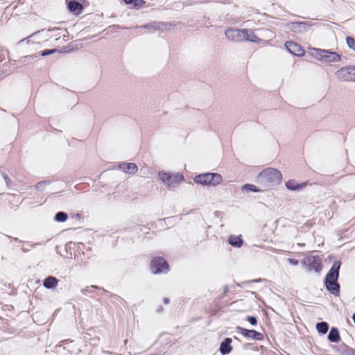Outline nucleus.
<instances>
[{
    "mask_svg": "<svg viewBox=\"0 0 355 355\" xmlns=\"http://www.w3.org/2000/svg\"><path fill=\"white\" fill-rule=\"evenodd\" d=\"M282 175L279 170L267 168L258 174L257 182L267 189L279 184L282 182Z\"/></svg>",
    "mask_w": 355,
    "mask_h": 355,
    "instance_id": "nucleus-1",
    "label": "nucleus"
},
{
    "mask_svg": "<svg viewBox=\"0 0 355 355\" xmlns=\"http://www.w3.org/2000/svg\"><path fill=\"white\" fill-rule=\"evenodd\" d=\"M196 184L215 187L223 181V177L219 173H207L196 175L194 178Z\"/></svg>",
    "mask_w": 355,
    "mask_h": 355,
    "instance_id": "nucleus-2",
    "label": "nucleus"
},
{
    "mask_svg": "<svg viewBox=\"0 0 355 355\" xmlns=\"http://www.w3.org/2000/svg\"><path fill=\"white\" fill-rule=\"evenodd\" d=\"M313 55L323 62H338L341 60V55L335 51L320 49H313Z\"/></svg>",
    "mask_w": 355,
    "mask_h": 355,
    "instance_id": "nucleus-3",
    "label": "nucleus"
},
{
    "mask_svg": "<svg viewBox=\"0 0 355 355\" xmlns=\"http://www.w3.org/2000/svg\"><path fill=\"white\" fill-rule=\"evenodd\" d=\"M302 266L309 272L312 270L320 272L322 269V263L318 256L306 255L302 261Z\"/></svg>",
    "mask_w": 355,
    "mask_h": 355,
    "instance_id": "nucleus-4",
    "label": "nucleus"
},
{
    "mask_svg": "<svg viewBox=\"0 0 355 355\" xmlns=\"http://www.w3.org/2000/svg\"><path fill=\"white\" fill-rule=\"evenodd\" d=\"M150 270L153 274L166 273L169 270V267L164 258L157 257L150 262Z\"/></svg>",
    "mask_w": 355,
    "mask_h": 355,
    "instance_id": "nucleus-5",
    "label": "nucleus"
},
{
    "mask_svg": "<svg viewBox=\"0 0 355 355\" xmlns=\"http://www.w3.org/2000/svg\"><path fill=\"white\" fill-rule=\"evenodd\" d=\"M246 30L238 29L235 28H229L225 31V37L230 41L234 42H241L245 41V35Z\"/></svg>",
    "mask_w": 355,
    "mask_h": 355,
    "instance_id": "nucleus-6",
    "label": "nucleus"
},
{
    "mask_svg": "<svg viewBox=\"0 0 355 355\" xmlns=\"http://www.w3.org/2000/svg\"><path fill=\"white\" fill-rule=\"evenodd\" d=\"M340 266L341 261L340 260L334 261L324 277V283L338 282Z\"/></svg>",
    "mask_w": 355,
    "mask_h": 355,
    "instance_id": "nucleus-7",
    "label": "nucleus"
},
{
    "mask_svg": "<svg viewBox=\"0 0 355 355\" xmlns=\"http://www.w3.org/2000/svg\"><path fill=\"white\" fill-rule=\"evenodd\" d=\"M312 26L310 21H293L287 24V28L296 33H302L308 31Z\"/></svg>",
    "mask_w": 355,
    "mask_h": 355,
    "instance_id": "nucleus-8",
    "label": "nucleus"
},
{
    "mask_svg": "<svg viewBox=\"0 0 355 355\" xmlns=\"http://www.w3.org/2000/svg\"><path fill=\"white\" fill-rule=\"evenodd\" d=\"M236 330L245 338H252L254 340H262L263 339V335L256 330H250L239 326L236 327Z\"/></svg>",
    "mask_w": 355,
    "mask_h": 355,
    "instance_id": "nucleus-9",
    "label": "nucleus"
},
{
    "mask_svg": "<svg viewBox=\"0 0 355 355\" xmlns=\"http://www.w3.org/2000/svg\"><path fill=\"white\" fill-rule=\"evenodd\" d=\"M285 46L289 53L296 56H302L304 54V51L302 46L295 42H286Z\"/></svg>",
    "mask_w": 355,
    "mask_h": 355,
    "instance_id": "nucleus-10",
    "label": "nucleus"
},
{
    "mask_svg": "<svg viewBox=\"0 0 355 355\" xmlns=\"http://www.w3.org/2000/svg\"><path fill=\"white\" fill-rule=\"evenodd\" d=\"M67 8L70 12L76 15H80L83 10V6L82 3L76 0H70L67 3Z\"/></svg>",
    "mask_w": 355,
    "mask_h": 355,
    "instance_id": "nucleus-11",
    "label": "nucleus"
},
{
    "mask_svg": "<svg viewBox=\"0 0 355 355\" xmlns=\"http://www.w3.org/2000/svg\"><path fill=\"white\" fill-rule=\"evenodd\" d=\"M232 342V340L231 338H226L221 342L219 351L222 355L229 354L232 351V347L231 345Z\"/></svg>",
    "mask_w": 355,
    "mask_h": 355,
    "instance_id": "nucleus-12",
    "label": "nucleus"
},
{
    "mask_svg": "<svg viewBox=\"0 0 355 355\" xmlns=\"http://www.w3.org/2000/svg\"><path fill=\"white\" fill-rule=\"evenodd\" d=\"M119 168L128 174H135L138 170V167L135 163H120L119 164Z\"/></svg>",
    "mask_w": 355,
    "mask_h": 355,
    "instance_id": "nucleus-13",
    "label": "nucleus"
},
{
    "mask_svg": "<svg viewBox=\"0 0 355 355\" xmlns=\"http://www.w3.org/2000/svg\"><path fill=\"white\" fill-rule=\"evenodd\" d=\"M56 51H57V49H45L44 51H42L39 52L37 54L30 55L26 56L24 58V59H25L24 62H26V60L28 62H33L35 58H37L40 56L44 57V56H46V55H51V54L54 53Z\"/></svg>",
    "mask_w": 355,
    "mask_h": 355,
    "instance_id": "nucleus-14",
    "label": "nucleus"
},
{
    "mask_svg": "<svg viewBox=\"0 0 355 355\" xmlns=\"http://www.w3.org/2000/svg\"><path fill=\"white\" fill-rule=\"evenodd\" d=\"M324 285L329 293L334 296H339L340 286L338 282L324 283Z\"/></svg>",
    "mask_w": 355,
    "mask_h": 355,
    "instance_id": "nucleus-15",
    "label": "nucleus"
},
{
    "mask_svg": "<svg viewBox=\"0 0 355 355\" xmlns=\"http://www.w3.org/2000/svg\"><path fill=\"white\" fill-rule=\"evenodd\" d=\"M307 184V182H302V183H297L294 180H290L288 182H286V187L287 189L290 191H300L303 189L306 185Z\"/></svg>",
    "mask_w": 355,
    "mask_h": 355,
    "instance_id": "nucleus-16",
    "label": "nucleus"
},
{
    "mask_svg": "<svg viewBox=\"0 0 355 355\" xmlns=\"http://www.w3.org/2000/svg\"><path fill=\"white\" fill-rule=\"evenodd\" d=\"M337 78L343 81H352L349 67L341 68L336 73Z\"/></svg>",
    "mask_w": 355,
    "mask_h": 355,
    "instance_id": "nucleus-17",
    "label": "nucleus"
},
{
    "mask_svg": "<svg viewBox=\"0 0 355 355\" xmlns=\"http://www.w3.org/2000/svg\"><path fill=\"white\" fill-rule=\"evenodd\" d=\"M58 284V279L53 276H49L43 281V286L47 289L55 288Z\"/></svg>",
    "mask_w": 355,
    "mask_h": 355,
    "instance_id": "nucleus-18",
    "label": "nucleus"
},
{
    "mask_svg": "<svg viewBox=\"0 0 355 355\" xmlns=\"http://www.w3.org/2000/svg\"><path fill=\"white\" fill-rule=\"evenodd\" d=\"M228 243L233 247L241 248L243 244V240L242 239L241 235H232L228 238Z\"/></svg>",
    "mask_w": 355,
    "mask_h": 355,
    "instance_id": "nucleus-19",
    "label": "nucleus"
},
{
    "mask_svg": "<svg viewBox=\"0 0 355 355\" xmlns=\"http://www.w3.org/2000/svg\"><path fill=\"white\" fill-rule=\"evenodd\" d=\"M328 340L332 343H338L340 340V333L336 327H332L328 334Z\"/></svg>",
    "mask_w": 355,
    "mask_h": 355,
    "instance_id": "nucleus-20",
    "label": "nucleus"
},
{
    "mask_svg": "<svg viewBox=\"0 0 355 355\" xmlns=\"http://www.w3.org/2000/svg\"><path fill=\"white\" fill-rule=\"evenodd\" d=\"M335 349L341 354V355H352L354 349L347 346V345L342 343L338 346L334 347Z\"/></svg>",
    "mask_w": 355,
    "mask_h": 355,
    "instance_id": "nucleus-21",
    "label": "nucleus"
},
{
    "mask_svg": "<svg viewBox=\"0 0 355 355\" xmlns=\"http://www.w3.org/2000/svg\"><path fill=\"white\" fill-rule=\"evenodd\" d=\"M158 176L162 182L167 185L168 187H169V185H171L172 175L166 172H159Z\"/></svg>",
    "mask_w": 355,
    "mask_h": 355,
    "instance_id": "nucleus-22",
    "label": "nucleus"
},
{
    "mask_svg": "<svg viewBox=\"0 0 355 355\" xmlns=\"http://www.w3.org/2000/svg\"><path fill=\"white\" fill-rule=\"evenodd\" d=\"M246 34L245 35V41H250L252 42H258L260 39L254 33L253 31L251 29H245Z\"/></svg>",
    "mask_w": 355,
    "mask_h": 355,
    "instance_id": "nucleus-23",
    "label": "nucleus"
},
{
    "mask_svg": "<svg viewBox=\"0 0 355 355\" xmlns=\"http://www.w3.org/2000/svg\"><path fill=\"white\" fill-rule=\"evenodd\" d=\"M316 329L318 333L325 334L329 329V324L327 322H320L316 324Z\"/></svg>",
    "mask_w": 355,
    "mask_h": 355,
    "instance_id": "nucleus-24",
    "label": "nucleus"
},
{
    "mask_svg": "<svg viewBox=\"0 0 355 355\" xmlns=\"http://www.w3.org/2000/svg\"><path fill=\"white\" fill-rule=\"evenodd\" d=\"M54 219L57 222H65L68 219V214L64 211H58L55 214Z\"/></svg>",
    "mask_w": 355,
    "mask_h": 355,
    "instance_id": "nucleus-25",
    "label": "nucleus"
},
{
    "mask_svg": "<svg viewBox=\"0 0 355 355\" xmlns=\"http://www.w3.org/2000/svg\"><path fill=\"white\" fill-rule=\"evenodd\" d=\"M135 28L153 29L156 31L159 30V26L157 25V21H153L147 24L137 26Z\"/></svg>",
    "mask_w": 355,
    "mask_h": 355,
    "instance_id": "nucleus-26",
    "label": "nucleus"
},
{
    "mask_svg": "<svg viewBox=\"0 0 355 355\" xmlns=\"http://www.w3.org/2000/svg\"><path fill=\"white\" fill-rule=\"evenodd\" d=\"M242 191H252V192H259L261 190L259 189L257 186L251 184H245L241 187Z\"/></svg>",
    "mask_w": 355,
    "mask_h": 355,
    "instance_id": "nucleus-27",
    "label": "nucleus"
},
{
    "mask_svg": "<svg viewBox=\"0 0 355 355\" xmlns=\"http://www.w3.org/2000/svg\"><path fill=\"white\" fill-rule=\"evenodd\" d=\"M184 180V176L180 174L172 175L171 185H169L168 188L173 187L175 184L182 182Z\"/></svg>",
    "mask_w": 355,
    "mask_h": 355,
    "instance_id": "nucleus-28",
    "label": "nucleus"
},
{
    "mask_svg": "<svg viewBox=\"0 0 355 355\" xmlns=\"http://www.w3.org/2000/svg\"><path fill=\"white\" fill-rule=\"evenodd\" d=\"M157 25L159 26V30L161 31H168L173 26L171 22H164V21H157Z\"/></svg>",
    "mask_w": 355,
    "mask_h": 355,
    "instance_id": "nucleus-29",
    "label": "nucleus"
},
{
    "mask_svg": "<svg viewBox=\"0 0 355 355\" xmlns=\"http://www.w3.org/2000/svg\"><path fill=\"white\" fill-rule=\"evenodd\" d=\"M123 1L125 4H132L135 7L140 6L144 3V0H123Z\"/></svg>",
    "mask_w": 355,
    "mask_h": 355,
    "instance_id": "nucleus-30",
    "label": "nucleus"
},
{
    "mask_svg": "<svg viewBox=\"0 0 355 355\" xmlns=\"http://www.w3.org/2000/svg\"><path fill=\"white\" fill-rule=\"evenodd\" d=\"M346 42L348 47L355 51V40L350 36H347L346 37Z\"/></svg>",
    "mask_w": 355,
    "mask_h": 355,
    "instance_id": "nucleus-31",
    "label": "nucleus"
},
{
    "mask_svg": "<svg viewBox=\"0 0 355 355\" xmlns=\"http://www.w3.org/2000/svg\"><path fill=\"white\" fill-rule=\"evenodd\" d=\"M49 184L50 182L46 180L39 182L38 183L36 184L35 189L38 191H42L44 190L45 186Z\"/></svg>",
    "mask_w": 355,
    "mask_h": 355,
    "instance_id": "nucleus-32",
    "label": "nucleus"
},
{
    "mask_svg": "<svg viewBox=\"0 0 355 355\" xmlns=\"http://www.w3.org/2000/svg\"><path fill=\"white\" fill-rule=\"evenodd\" d=\"M246 320L252 326L257 324V318L255 316L248 315L246 318Z\"/></svg>",
    "mask_w": 355,
    "mask_h": 355,
    "instance_id": "nucleus-33",
    "label": "nucleus"
},
{
    "mask_svg": "<svg viewBox=\"0 0 355 355\" xmlns=\"http://www.w3.org/2000/svg\"><path fill=\"white\" fill-rule=\"evenodd\" d=\"M350 76L352 77V81H355V66L349 67Z\"/></svg>",
    "mask_w": 355,
    "mask_h": 355,
    "instance_id": "nucleus-34",
    "label": "nucleus"
},
{
    "mask_svg": "<svg viewBox=\"0 0 355 355\" xmlns=\"http://www.w3.org/2000/svg\"><path fill=\"white\" fill-rule=\"evenodd\" d=\"M1 175L6 182V186L9 187L10 185L11 182H10V180L9 179L8 176L6 174L3 173V172L1 173Z\"/></svg>",
    "mask_w": 355,
    "mask_h": 355,
    "instance_id": "nucleus-35",
    "label": "nucleus"
},
{
    "mask_svg": "<svg viewBox=\"0 0 355 355\" xmlns=\"http://www.w3.org/2000/svg\"><path fill=\"white\" fill-rule=\"evenodd\" d=\"M92 292V288H91V287H87V288L81 290V293L85 295H88L89 293H91Z\"/></svg>",
    "mask_w": 355,
    "mask_h": 355,
    "instance_id": "nucleus-36",
    "label": "nucleus"
},
{
    "mask_svg": "<svg viewBox=\"0 0 355 355\" xmlns=\"http://www.w3.org/2000/svg\"><path fill=\"white\" fill-rule=\"evenodd\" d=\"M228 291H229V288H228V286L226 285V286H225L223 287V293L220 295L219 298H220V299L223 298V297L226 295V294L228 293Z\"/></svg>",
    "mask_w": 355,
    "mask_h": 355,
    "instance_id": "nucleus-37",
    "label": "nucleus"
},
{
    "mask_svg": "<svg viewBox=\"0 0 355 355\" xmlns=\"http://www.w3.org/2000/svg\"><path fill=\"white\" fill-rule=\"evenodd\" d=\"M288 261L291 265H293V266H297L299 263V261L295 259L289 258V259H288Z\"/></svg>",
    "mask_w": 355,
    "mask_h": 355,
    "instance_id": "nucleus-38",
    "label": "nucleus"
},
{
    "mask_svg": "<svg viewBox=\"0 0 355 355\" xmlns=\"http://www.w3.org/2000/svg\"><path fill=\"white\" fill-rule=\"evenodd\" d=\"M102 290L103 291L104 293H107L110 297H114V298L117 299V300H121V298L119 296H118L117 295L113 294V293H110V292H108L107 291H106V290H105L103 288H102Z\"/></svg>",
    "mask_w": 355,
    "mask_h": 355,
    "instance_id": "nucleus-39",
    "label": "nucleus"
},
{
    "mask_svg": "<svg viewBox=\"0 0 355 355\" xmlns=\"http://www.w3.org/2000/svg\"><path fill=\"white\" fill-rule=\"evenodd\" d=\"M261 279H254V280H252V281H250V282H243V284H248V283H252V282H260Z\"/></svg>",
    "mask_w": 355,
    "mask_h": 355,
    "instance_id": "nucleus-40",
    "label": "nucleus"
},
{
    "mask_svg": "<svg viewBox=\"0 0 355 355\" xmlns=\"http://www.w3.org/2000/svg\"><path fill=\"white\" fill-rule=\"evenodd\" d=\"M8 238L10 239H12L13 241H19V239L18 238H16V237H12L9 235H6Z\"/></svg>",
    "mask_w": 355,
    "mask_h": 355,
    "instance_id": "nucleus-41",
    "label": "nucleus"
},
{
    "mask_svg": "<svg viewBox=\"0 0 355 355\" xmlns=\"http://www.w3.org/2000/svg\"><path fill=\"white\" fill-rule=\"evenodd\" d=\"M164 304H168V303H169V299H168V298L165 297V298L164 299Z\"/></svg>",
    "mask_w": 355,
    "mask_h": 355,
    "instance_id": "nucleus-42",
    "label": "nucleus"
},
{
    "mask_svg": "<svg viewBox=\"0 0 355 355\" xmlns=\"http://www.w3.org/2000/svg\"><path fill=\"white\" fill-rule=\"evenodd\" d=\"M21 250H22V251H23L24 252H28V251H29V250H28V249H26V248H24V247L21 248Z\"/></svg>",
    "mask_w": 355,
    "mask_h": 355,
    "instance_id": "nucleus-43",
    "label": "nucleus"
},
{
    "mask_svg": "<svg viewBox=\"0 0 355 355\" xmlns=\"http://www.w3.org/2000/svg\"><path fill=\"white\" fill-rule=\"evenodd\" d=\"M91 288L100 289V287H98V286H92Z\"/></svg>",
    "mask_w": 355,
    "mask_h": 355,
    "instance_id": "nucleus-44",
    "label": "nucleus"
},
{
    "mask_svg": "<svg viewBox=\"0 0 355 355\" xmlns=\"http://www.w3.org/2000/svg\"><path fill=\"white\" fill-rule=\"evenodd\" d=\"M61 51L64 52V53L67 52V48L66 47L62 48Z\"/></svg>",
    "mask_w": 355,
    "mask_h": 355,
    "instance_id": "nucleus-45",
    "label": "nucleus"
},
{
    "mask_svg": "<svg viewBox=\"0 0 355 355\" xmlns=\"http://www.w3.org/2000/svg\"><path fill=\"white\" fill-rule=\"evenodd\" d=\"M352 320H353L354 322L355 323V313L352 315Z\"/></svg>",
    "mask_w": 355,
    "mask_h": 355,
    "instance_id": "nucleus-46",
    "label": "nucleus"
},
{
    "mask_svg": "<svg viewBox=\"0 0 355 355\" xmlns=\"http://www.w3.org/2000/svg\"><path fill=\"white\" fill-rule=\"evenodd\" d=\"M162 310H163V308H162V306H160V307L159 308V309L157 310V311H162Z\"/></svg>",
    "mask_w": 355,
    "mask_h": 355,
    "instance_id": "nucleus-47",
    "label": "nucleus"
},
{
    "mask_svg": "<svg viewBox=\"0 0 355 355\" xmlns=\"http://www.w3.org/2000/svg\"><path fill=\"white\" fill-rule=\"evenodd\" d=\"M352 355H355V349H354Z\"/></svg>",
    "mask_w": 355,
    "mask_h": 355,
    "instance_id": "nucleus-48",
    "label": "nucleus"
}]
</instances>
